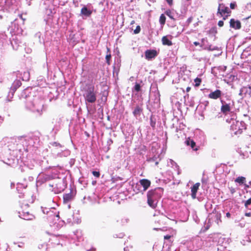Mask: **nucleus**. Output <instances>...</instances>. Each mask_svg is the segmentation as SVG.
<instances>
[{
	"label": "nucleus",
	"instance_id": "1",
	"mask_svg": "<svg viewBox=\"0 0 251 251\" xmlns=\"http://www.w3.org/2000/svg\"><path fill=\"white\" fill-rule=\"evenodd\" d=\"M21 149L22 145L16 139L4 138L0 141V158H3L5 164L13 166L18 163Z\"/></svg>",
	"mask_w": 251,
	"mask_h": 251
},
{
	"label": "nucleus",
	"instance_id": "2",
	"mask_svg": "<svg viewBox=\"0 0 251 251\" xmlns=\"http://www.w3.org/2000/svg\"><path fill=\"white\" fill-rule=\"evenodd\" d=\"M29 91V88L24 90L20 98L25 99V107L27 109L41 115L44 109V101L39 97H34Z\"/></svg>",
	"mask_w": 251,
	"mask_h": 251
},
{
	"label": "nucleus",
	"instance_id": "3",
	"mask_svg": "<svg viewBox=\"0 0 251 251\" xmlns=\"http://www.w3.org/2000/svg\"><path fill=\"white\" fill-rule=\"evenodd\" d=\"M43 214L47 215V219L50 226H52L54 230H58L65 224L63 220L60 219L59 211L54 207H41Z\"/></svg>",
	"mask_w": 251,
	"mask_h": 251
},
{
	"label": "nucleus",
	"instance_id": "4",
	"mask_svg": "<svg viewBox=\"0 0 251 251\" xmlns=\"http://www.w3.org/2000/svg\"><path fill=\"white\" fill-rule=\"evenodd\" d=\"M164 189L161 187H157L150 190L147 193L148 203L150 207L155 208L158 200L163 194Z\"/></svg>",
	"mask_w": 251,
	"mask_h": 251
},
{
	"label": "nucleus",
	"instance_id": "5",
	"mask_svg": "<svg viewBox=\"0 0 251 251\" xmlns=\"http://www.w3.org/2000/svg\"><path fill=\"white\" fill-rule=\"evenodd\" d=\"M18 143L21 145L22 143V149H26V150L30 149L32 147L38 148L40 144V139L38 135L35 134H31L28 136L18 140Z\"/></svg>",
	"mask_w": 251,
	"mask_h": 251
},
{
	"label": "nucleus",
	"instance_id": "6",
	"mask_svg": "<svg viewBox=\"0 0 251 251\" xmlns=\"http://www.w3.org/2000/svg\"><path fill=\"white\" fill-rule=\"evenodd\" d=\"M96 91H95L94 86L89 85L84 90L83 97L85 100V104L88 105V103H94L97 100ZM88 107V106H87Z\"/></svg>",
	"mask_w": 251,
	"mask_h": 251
},
{
	"label": "nucleus",
	"instance_id": "7",
	"mask_svg": "<svg viewBox=\"0 0 251 251\" xmlns=\"http://www.w3.org/2000/svg\"><path fill=\"white\" fill-rule=\"evenodd\" d=\"M151 97H153L154 103L157 106L160 102V94L156 84H151L150 91Z\"/></svg>",
	"mask_w": 251,
	"mask_h": 251
},
{
	"label": "nucleus",
	"instance_id": "8",
	"mask_svg": "<svg viewBox=\"0 0 251 251\" xmlns=\"http://www.w3.org/2000/svg\"><path fill=\"white\" fill-rule=\"evenodd\" d=\"M21 85L22 82L21 80L19 78L16 77V79L13 82L7 95V98L9 100H10L13 98L15 91L21 86Z\"/></svg>",
	"mask_w": 251,
	"mask_h": 251
},
{
	"label": "nucleus",
	"instance_id": "9",
	"mask_svg": "<svg viewBox=\"0 0 251 251\" xmlns=\"http://www.w3.org/2000/svg\"><path fill=\"white\" fill-rule=\"evenodd\" d=\"M140 184H136V187H139L140 186L142 187L143 189L138 188V190L140 192H145L146 191L149 187L151 186V182L150 180L147 179H142L139 181Z\"/></svg>",
	"mask_w": 251,
	"mask_h": 251
},
{
	"label": "nucleus",
	"instance_id": "10",
	"mask_svg": "<svg viewBox=\"0 0 251 251\" xmlns=\"http://www.w3.org/2000/svg\"><path fill=\"white\" fill-rule=\"evenodd\" d=\"M13 75L16 76V77L19 78L20 80L22 79L23 81H28L30 78V74L28 72H24L23 73L20 71H17L13 72Z\"/></svg>",
	"mask_w": 251,
	"mask_h": 251
},
{
	"label": "nucleus",
	"instance_id": "11",
	"mask_svg": "<svg viewBox=\"0 0 251 251\" xmlns=\"http://www.w3.org/2000/svg\"><path fill=\"white\" fill-rule=\"evenodd\" d=\"M239 95H244L245 98L251 100V86L242 87L240 91Z\"/></svg>",
	"mask_w": 251,
	"mask_h": 251
},
{
	"label": "nucleus",
	"instance_id": "12",
	"mask_svg": "<svg viewBox=\"0 0 251 251\" xmlns=\"http://www.w3.org/2000/svg\"><path fill=\"white\" fill-rule=\"evenodd\" d=\"M195 139L201 144H203L205 141V136L203 131L197 130L195 132Z\"/></svg>",
	"mask_w": 251,
	"mask_h": 251
},
{
	"label": "nucleus",
	"instance_id": "13",
	"mask_svg": "<svg viewBox=\"0 0 251 251\" xmlns=\"http://www.w3.org/2000/svg\"><path fill=\"white\" fill-rule=\"evenodd\" d=\"M222 105L221 107V112L225 115L229 114L231 112L230 103H226L225 101L221 100Z\"/></svg>",
	"mask_w": 251,
	"mask_h": 251
},
{
	"label": "nucleus",
	"instance_id": "14",
	"mask_svg": "<svg viewBox=\"0 0 251 251\" xmlns=\"http://www.w3.org/2000/svg\"><path fill=\"white\" fill-rule=\"evenodd\" d=\"M143 108L142 104H137L134 107L132 113L134 117L138 119L143 113Z\"/></svg>",
	"mask_w": 251,
	"mask_h": 251
},
{
	"label": "nucleus",
	"instance_id": "15",
	"mask_svg": "<svg viewBox=\"0 0 251 251\" xmlns=\"http://www.w3.org/2000/svg\"><path fill=\"white\" fill-rule=\"evenodd\" d=\"M60 182L55 184L53 183L49 184L50 186L52 188V191L55 194L59 193L64 190V188L61 186L62 184V181L60 180Z\"/></svg>",
	"mask_w": 251,
	"mask_h": 251
},
{
	"label": "nucleus",
	"instance_id": "16",
	"mask_svg": "<svg viewBox=\"0 0 251 251\" xmlns=\"http://www.w3.org/2000/svg\"><path fill=\"white\" fill-rule=\"evenodd\" d=\"M52 179H53L52 176L44 174L42 172L40 173L37 177L38 181L42 183H44Z\"/></svg>",
	"mask_w": 251,
	"mask_h": 251
},
{
	"label": "nucleus",
	"instance_id": "17",
	"mask_svg": "<svg viewBox=\"0 0 251 251\" xmlns=\"http://www.w3.org/2000/svg\"><path fill=\"white\" fill-rule=\"evenodd\" d=\"M49 160L45 157L39 162V164L43 171H46L53 167L51 165H49Z\"/></svg>",
	"mask_w": 251,
	"mask_h": 251
},
{
	"label": "nucleus",
	"instance_id": "18",
	"mask_svg": "<svg viewBox=\"0 0 251 251\" xmlns=\"http://www.w3.org/2000/svg\"><path fill=\"white\" fill-rule=\"evenodd\" d=\"M92 13V11L87 8L86 6H83L81 9L80 15H82L83 19L89 17Z\"/></svg>",
	"mask_w": 251,
	"mask_h": 251
},
{
	"label": "nucleus",
	"instance_id": "19",
	"mask_svg": "<svg viewBox=\"0 0 251 251\" xmlns=\"http://www.w3.org/2000/svg\"><path fill=\"white\" fill-rule=\"evenodd\" d=\"M157 55V51L153 50H147L145 52V58L148 60L155 58Z\"/></svg>",
	"mask_w": 251,
	"mask_h": 251
},
{
	"label": "nucleus",
	"instance_id": "20",
	"mask_svg": "<svg viewBox=\"0 0 251 251\" xmlns=\"http://www.w3.org/2000/svg\"><path fill=\"white\" fill-rule=\"evenodd\" d=\"M19 217L25 220H32L35 218L34 216L29 212L23 211L22 213L19 212Z\"/></svg>",
	"mask_w": 251,
	"mask_h": 251
},
{
	"label": "nucleus",
	"instance_id": "21",
	"mask_svg": "<svg viewBox=\"0 0 251 251\" xmlns=\"http://www.w3.org/2000/svg\"><path fill=\"white\" fill-rule=\"evenodd\" d=\"M172 38L173 37L172 35H166L163 36L161 39L162 44L164 46H172L173 45V43L171 41Z\"/></svg>",
	"mask_w": 251,
	"mask_h": 251
},
{
	"label": "nucleus",
	"instance_id": "22",
	"mask_svg": "<svg viewBox=\"0 0 251 251\" xmlns=\"http://www.w3.org/2000/svg\"><path fill=\"white\" fill-rule=\"evenodd\" d=\"M75 195L72 191L69 193L64 194L63 195V202L64 203H68L71 202L74 198Z\"/></svg>",
	"mask_w": 251,
	"mask_h": 251
},
{
	"label": "nucleus",
	"instance_id": "23",
	"mask_svg": "<svg viewBox=\"0 0 251 251\" xmlns=\"http://www.w3.org/2000/svg\"><path fill=\"white\" fill-rule=\"evenodd\" d=\"M230 26L235 29H239L241 27V24L239 20L235 21L234 19L230 20Z\"/></svg>",
	"mask_w": 251,
	"mask_h": 251
},
{
	"label": "nucleus",
	"instance_id": "24",
	"mask_svg": "<svg viewBox=\"0 0 251 251\" xmlns=\"http://www.w3.org/2000/svg\"><path fill=\"white\" fill-rule=\"evenodd\" d=\"M200 185V183H196L194 185H193L191 188V197L193 199H195L196 198V194L199 189V187Z\"/></svg>",
	"mask_w": 251,
	"mask_h": 251
},
{
	"label": "nucleus",
	"instance_id": "25",
	"mask_svg": "<svg viewBox=\"0 0 251 251\" xmlns=\"http://www.w3.org/2000/svg\"><path fill=\"white\" fill-rule=\"evenodd\" d=\"M7 42V37L4 33H0V46H3Z\"/></svg>",
	"mask_w": 251,
	"mask_h": 251
},
{
	"label": "nucleus",
	"instance_id": "26",
	"mask_svg": "<svg viewBox=\"0 0 251 251\" xmlns=\"http://www.w3.org/2000/svg\"><path fill=\"white\" fill-rule=\"evenodd\" d=\"M186 143L187 145L190 146L194 151H197L198 148H196V143L194 141L191 139L190 138H188L186 140Z\"/></svg>",
	"mask_w": 251,
	"mask_h": 251
},
{
	"label": "nucleus",
	"instance_id": "27",
	"mask_svg": "<svg viewBox=\"0 0 251 251\" xmlns=\"http://www.w3.org/2000/svg\"><path fill=\"white\" fill-rule=\"evenodd\" d=\"M70 154V151L68 150H64L60 152L57 153L55 155V157H67Z\"/></svg>",
	"mask_w": 251,
	"mask_h": 251
},
{
	"label": "nucleus",
	"instance_id": "28",
	"mask_svg": "<svg viewBox=\"0 0 251 251\" xmlns=\"http://www.w3.org/2000/svg\"><path fill=\"white\" fill-rule=\"evenodd\" d=\"M208 97L209 98L213 99H217L220 98V90H216L214 92H211L209 94Z\"/></svg>",
	"mask_w": 251,
	"mask_h": 251
},
{
	"label": "nucleus",
	"instance_id": "29",
	"mask_svg": "<svg viewBox=\"0 0 251 251\" xmlns=\"http://www.w3.org/2000/svg\"><path fill=\"white\" fill-rule=\"evenodd\" d=\"M231 11L227 7H226L221 10V16L227 17L230 15Z\"/></svg>",
	"mask_w": 251,
	"mask_h": 251
},
{
	"label": "nucleus",
	"instance_id": "30",
	"mask_svg": "<svg viewBox=\"0 0 251 251\" xmlns=\"http://www.w3.org/2000/svg\"><path fill=\"white\" fill-rule=\"evenodd\" d=\"M111 58V55L110 54V49L107 48V54L105 56V59H106V63L109 65L110 64Z\"/></svg>",
	"mask_w": 251,
	"mask_h": 251
},
{
	"label": "nucleus",
	"instance_id": "31",
	"mask_svg": "<svg viewBox=\"0 0 251 251\" xmlns=\"http://www.w3.org/2000/svg\"><path fill=\"white\" fill-rule=\"evenodd\" d=\"M150 125L153 128H154L156 125V118L153 116L151 115L150 118Z\"/></svg>",
	"mask_w": 251,
	"mask_h": 251
},
{
	"label": "nucleus",
	"instance_id": "32",
	"mask_svg": "<svg viewBox=\"0 0 251 251\" xmlns=\"http://www.w3.org/2000/svg\"><path fill=\"white\" fill-rule=\"evenodd\" d=\"M246 181V178L244 176H239L236 178L235 182L240 184H243Z\"/></svg>",
	"mask_w": 251,
	"mask_h": 251
},
{
	"label": "nucleus",
	"instance_id": "33",
	"mask_svg": "<svg viewBox=\"0 0 251 251\" xmlns=\"http://www.w3.org/2000/svg\"><path fill=\"white\" fill-rule=\"evenodd\" d=\"M119 70H120V65L119 64H117L116 65H114L113 66V75H118Z\"/></svg>",
	"mask_w": 251,
	"mask_h": 251
},
{
	"label": "nucleus",
	"instance_id": "34",
	"mask_svg": "<svg viewBox=\"0 0 251 251\" xmlns=\"http://www.w3.org/2000/svg\"><path fill=\"white\" fill-rule=\"evenodd\" d=\"M165 14H166V15H167L170 19H173V20H175V18L174 17V16H175V14L171 10H167L166 12H165Z\"/></svg>",
	"mask_w": 251,
	"mask_h": 251
},
{
	"label": "nucleus",
	"instance_id": "35",
	"mask_svg": "<svg viewBox=\"0 0 251 251\" xmlns=\"http://www.w3.org/2000/svg\"><path fill=\"white\" fill-rule=\"evenodd\" d=\"M166 22V17L163 14L161 15L159 18V22L161 25H164Z\"/></svg>",
	"mask_w": 251,
	"mask_h": 251
},
{
	"label": "nucleus",
	"instance_id": "36",
	"mask_svg": "<svg viewBox=\"0 0 251 251\" xmlns=\"http://www.w3.org/2000/svg\"><path fill=\"white\" fill-rule=\"evenodd\" d=\"M134 90L136 91L137 92H139L141 90V86L140 84L139 83H136L134 88Z\"/></svg>",
	"mask_w": 251,
	"mask_h": 251
},
{
	"label": "nucleus",
	"instance_id": "37",
	"mask_svg": "<svg viewBox=\"0 0 251 251\" xmlns=\"http://www.w3.org/2000/svg\"><path fill=\"white\" fill-rule=\"evenodd\" d=\"M60 129L59 125H55L53 128H52V131L54 132L55 133L57 132Z\"/></svg>",
	"mask_w": 251,
	"mask_h": 251
},
{
	"label": "nucleus",
	"instance_id": "38",
	"mask_svg": "<svg viewBox=\"0 0 251 251\" xmlns=\"http://www.w3.org/2000/svg\"><path fill=\"white\" fill-rule=\"evenodd\" d=\"M141 31V27L140 25H137L136 28L134 30L133 32L135 34L139 33Z\"/></svg>",
	"mask_w": 251,
	"mask_h": 251
},
{
	"label": "nucleus",
	"instance_id": "39",
	"mask_svg": "<svg viewBox=\"0 0 251 251\" xmlns=\"http://www.w3.org/2000/svg\"><path fill=\"white\" fill-rule=\"evenodd\" d=\"M251 204V198L245 201V206L246 207V208H248L249 205Z\"/></svg>",
	"mask_w": 251,
	"mask_h": 251
},
{
	"label": "nucleus",
	"instance_id": "40",
	"mask_svg": "<svg viewBox=\"0 0 251 251\" xmlns=\"http://www.w3.org/2000/svg\"><path fill=\"white\" fill-rule=\"evenodd\" d=\"M50 145L55 147H61V145L59 143L56 142L50 143Z\"/></svg>",
	"mask_w": 251,
	"mask_h": 251
},
{
	"label": "nucleus",
	"instance_id": "41",
	"mask_svg": "<svg viewBox=\"0 0 251 251\" xmlns=\"http://www.w3.org/2000/svg\"><path fill=\"white\" fill-rule=\"evenodd\" d=\"M92 174L94 176H96V177H99L100 176V173L98 171H93L92 172Z\"/></svg>",
	"mask_w": 251,
	"mask_h": 251
},
{
	"label": "nucleus",
	"instance_id": "42",
	"mask_svg": "<svg viewBox=\"0 0 251 251\" xmlns=\"http://www.w3.org/2000/svg\"><path fill=\"white\" fill-rule=\"evenodd\" d=\"M201 183H202V185H206L207 183V178L205 177L204 176H203L201 179Z\"/></svg>",
	"mask_w": 251,
	"mask_h": 251
},
{
	"label": "nucleus",
	"instance_id": "43",
	"mask_svg": "<svg viewBox=\"0 0 251 251\" xmlns=\"http://www.w3.org/2000/svg\"><path fill=\"white\" fill-rule=\"evenodd\" d=\"M195 82L196 83V86H199V85H200V84L201 82V79L199 78H196L195 79Z\"/></svg>",
	"mask_w": 251,
	"mask_h": 251
},
{
	"label": "nucleus",
	"instance_id": "44",
	"mask_svg": "<svg viewBox=\"0 0 251 251\" xmlns=\"http://www.w3.org/2000/svg\"><path fill=\"white\" fill-rule=\"evenodd\" d=\"M210 226L207 225L206 226H204L202 228L201 230L203 231V232L206 231L209 228Z\"/></svg>",
	"mask_w": 251,
	"mask_h": 251
},
{
	"label": "nucleus",
	"instance_id": "45",
	"mask_svg": "<svg viewBox=\"0 0 251 251\" xmlns=\"http://www.w3.org/2000/svg\"><path fill=\"white\" fill-rule=\"evenodd\" d=\"M193 18L192 17H189L187 20L186 21V24L188 25H189L192 21Z\"/></svg>",
	"mask_w": 251,
	"mask_h": 251
},
{
	"label": "nucleus",
	"instance_id": "46",
	"mask_svg": "<svg viewBox=\"0 0 251 251\" xmlns=\"http://www.w3.org/2000/svg\"><path fill=\"white\" fill-rule=\"evenodd\" d=\"M218 70V68L217 67H214L212 69V73L213 74L215 75H216L215 74H216L215 73V70Z\"/></svg>",
	"mask_w": 251,
	"mask_h": 251
},
{
	"label": "nucleus",
	"instance_id": "47",
	"mask_svg": "<svg viewBox=\"0 0 251 251\" xmlns=\"http://www.w3.org/2000/svg\"><path fill=\"white\" fill-rule=\"evenodd\" d=\"M236 5L235 3H231L230 4V8L232 9H233L235 8V7Z\"/></svg>",
	"mask_w": 251,
	"mask_h": 251
},
{
	"label": "nucleus",
	"instance_id": "48",
	"mask_svg": "<svg viewBox=\"0 0 251 251\" xmlns=\"http://www.w3.org/2000/svg\"><path fill=\"white\" fill-rule=\"evenodd\" d=\"M34 165H28L26 167H25V168L26 169H33Z\"/></svg>",
	"mask_w": 251,
	"mask_h": 251
},
{
	"label": "nucleus",
	"instance_id": "49",
	"mask_svg": "<svg viewBox=\"0 0 251 251\" xmlns=\"http://www.w3.org/2000/svg\"><path fill=\"white\" fill-rule=\"evenodd\" d=\"M128 221V219L126 218L123 219L122 220V222L123 224L126 223Z\"/></svg>",
	"mask_w": 251,
	"mask_h": 251
},
{
	"label": "nucleus",
	"instance_id": "50",
	"mask_svg": "<svg viewBox=\"0 0 251 251\" xmlns=\"http://www.w3.org/2000/svg\"><path fill=\"white\" fill-rule=\"evenodd\" d=\"M213 174H214V175L215 176V179L216 180H217L218 179V173H215V172H213Z\"/></svg>",
	"mask_w": 251,
	"mask_h": 251
},
{
	"label": "nucleus",
	"instance_id": "51",
	"mask_svg": "<svg viewBox=\"0 0 251 251\" xmlns=\"http://www.w3.org/2000/svg\"><path fill=\"white\" fill-rule=\"evenodd\" d=\"M166 1L170 5H171L173 3V0H166Z\"/></svg>",
	"mask_w": 251,
	"mask_h": 251
},
{
	"label": "nucleus",
	"instance_id": "52",
	"mask_svg": "<svg viewBox=\"0 0 251 251\" xmlns=\"http://www.w3.org/2000/svg\"><path fill=\"white\" fill-rule=\"evenodd\" d=\"M170 162L171 163V164L173 166L174 165H176V164L175 162H174L173 160L170 159Z\"/></svg>",
	"mask_w": 251,
	"mask_h": 251
},
{
	"label": "nucleus",
	"instance_id": "53",
	"mask_svg": "<svg viewBox=\"0 0 251 251\" xmlns=\"http://www.w3.org/2000/svg\"><path fill=\"white\" fill-rule=\"evenodd\" d=\"M220 14V2H219L218 8H217V14Z\"/></svg>",
	"mask_w": 251,
	"mask_h": 251
},
{
	"label": "nucleus",
	"instance_id": "54",
	"mask_svg": "<svg viewBox=\"0 0 251 251\" xmlns=\"http://www.w3.org/2000/svg\"><path fill=\"white\" fill-rule=\"evenodd\" d=\"M245 216H247V217H250L251 216V213H250V212L246 213H245Z\"/></svg>",
	"mask_w": 251,
	"mask_h": 251
},
{
	"label": "nucleus",
	"instance_id": "55",
	"mask_svg": "<svg viewBox=\"0 0 251 251\" xmlns=\"http://www.w3.org/2000/svg\"><path fill=\"white\" fill-rule=\"evenodd\" d=\"M193 44H194V45H195L196 46H198V45H200V44L199 42H196H196H194L193 43Z\"/></svg>",
	"mask_w": 251,
	"mask_h": 251
},
{
	"label": "nucleus",
	"instance_id": "56",
	"mask_svg": "<svg viewBox=\"0 0 251 251\" xmlns=\"http://www.w3.org/2000/svg\"><path fill=\"white\" fill-rule=\"evenodd\" d=\"M170 235H166L164 236V239H169L170 238Z\"/></svg>",
	"mask_w": 251,
	"mask_h": 251
},
{
	"label": "nucleus",
	"instance_id": "57",
	"mask_svg": "<svg viewBox=\"0 0 251 251\" xmlns=\"http://www.w3.org/2000/svg\"><path fill=\"white\" fill-rule=\"evenodd\" d=\"M190 106L193 107L194 106V104L193 102H191L189 105Z\"/></svg>",
	"mask_w": 251,
	"mask_h": 251
},
{
	"label": "nucleus",
	"instance_id": "58",
	"mask_svg": "<svg viewBox=\"0 0 251 251\" xmlns=\"http://www.w3.org/2000/svg\"><path fill=\"white\" fill-rule=\"evenodd\" d=\"M19 18H20V19H21V20H22V21H23V23H24V20L23 19L22 15H20V16H19Z\"/></svg>",
	"mask_w": 251,
	"mask_h": 251
},
{
	"label": "nucleus",
	"instance_id": "59",
	"mask_svg": "<svg viewBox=\"0 0 251 251\" xmlns=\"http://www.w3.org/2000/svg\"><path fill=\"white\" fill-rule=\"evenodd\" d=\"M226 215L227 217H230V214L229 212L226 213Z\"/></svg>",
	"mask_w": 251,
	"mask_h": 251
},
{
	"label": "nucleus",
	"instance_id": "60",
	"mask_svg": "<svg viewBox=\"0 0 251 251\" xmlns=\"http://www.w3.org/2000/svg\"><path fill=\"white\" fill-rule=\"evenodd\" d=\"M215 222L217 223V224H218V223H219V218H218V216L216 217V220L215 221Z\"/></svg>",
	"mask_w": 251,
	"mask_h": 251
},
{
	"label": "nucleus",
	"instance_id": "61",
	"mask_svg": "<svg viewBox=\"0 0 251 251\" xmlns=\"http://www.w3.org/2000/svg\"><path fill=\"white\" fill-rule=\"evenodd\" d=\"M2 121H3V119H2V118L1 117H0V125L2 123Z\"/></svg>",
	"mask_w": 251,
	"mask_h": 251
},
{
	"label": "nucleus",
	"instance_id": "62",
	"mask_svg": "<svg viewBox=\"0 0 251 251\" xmlns=\"http://www.w3.org/2000/svg\"><path fill=\"white\" fill-rule=\"evenodd\" d=\"M224 25V23L223 21H221V27L222 26Z\"/></svg>",
	"mask_w": 251,
	"mask_h": 251
},
{
	"label": "nucleus",
	"instance_id": "63",
	"mask_svg": "<svg viewBox=\"0 0 251 251\" xmlns=\"http://www.w3.org/2000/svg\"><path fill=\"white\" fill-rule=\"evenodd\" d=\"M134 23H135V21H134V20H133V21H132L131 22L130 24H131V25H133V24H134Z\"/></svg>",
	"mask_w": 251,
	"mask_h": 251
},
{
	"label": "nucleus",
	"instance_id": "64",
	"mask_svg": "<svg viewBox=\"0 0 251 251\" xmlns=\"http://www.w3.org/2000/svg\"><path fill=\"white\" fill-rule=\"evenodd\" d=\"M190 90V87H187V88H186V91H187V92H188Z\"/></svg>",
	"mask_w": 251,
	"mask_h": 251
}]
</instances>
